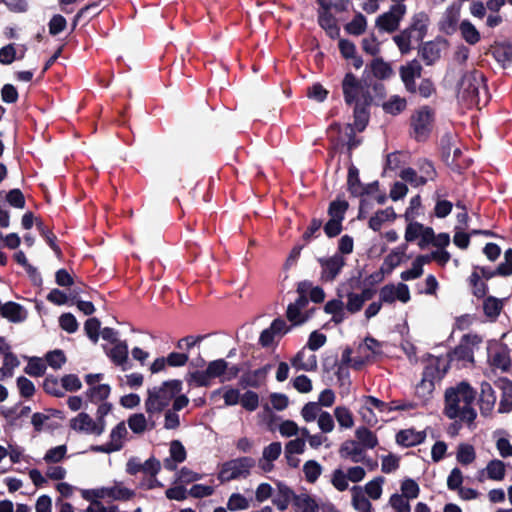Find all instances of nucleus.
Wrapping results in <instances>:
<instances>
[{"instance_id":"obj_1","label":"nucleus","mask_w":512,"mask_h":512,"mask_svg":"<svg viewBox=\"0 0 512 512\" xmlns=\"http://www.w3.org/2000/svg\"><path fill=\"white\" fill-rule=\"evenodd\" d=\"M475 397V390L467 382L449 387L445 391L444 414L449 419H459L469 427L473 426L477 417L473 408Z\"/></svg>"},{"instance_id":"obj_2","label":"nucleus","mask_w":512,"mask_h":512,"mask_svg":"<svg viewBox=\"0 0 512 512\" xmlns=\"http://www.w3.org/2000/svg\"><path fill=\"white\" fill-rule=\"evenodd\" d=\"M182 382L180 380H169L160 386L149 389L145 400V410L152 416L162 412L173 401L174 410H181L189 403L187 396L181 394Z\"/></svg>"},{"instance_id":"obj_3","label":"nucleus","mask_w":512,"mask_h":512,"mask_svg":"<svg viewBox=\"0 0 512 512\" xmlns=\"http://www.w3.org/2000/svg\"><path fill=\"white\" fill-rule=\"evenodd\" d=\"M459 98L468 101L471 105L480 106L487 101V89L484 75L473 70L463 75L458 89Z\"/></svg>"},{"instance_id":"obj_4","label":"nucleus","mask_w":512,"mask_h":512,"mask_svg":"<svg viewBox=\"0 0 512 512\" xmlns=\"http://www.w3.org/2000/svg\"><path fill=\"white\" fill-rule=\"evenodd\" d=\"M345 102L349 105H371L373 97L370 85L359 80L354 74L347 73L342 81Z\"/></svg>"},{"instance_id":"obj_5","label":"nucleus","mask_w":512,"mask_h":512,"mask_svg":"<svg viewBox=\"0 0 512 512\" xmlns=\"http://www.w3.org/2000/svg\"><path fill=\"white\" fill-rule=\"evenodd\" d=\"M255 466V460L251 457H239L225 462L219 472L221 482H229L235 479L246 478Z\"/></svg>"},{"instance_id":"obj_6","label":"nucleus","mask_w":512,"mask_h":512,"mask_svg":"<svg viewBox=\"0 0 512 512\" xmlns=\"http://www.w3.org/2000/svg\"><path fill=\"white\" fill-rule=\"evenodd\" d=\"M310 288V283L307 281L300 282L297 287L299 294L295 302L290 303L287 307L286 317L293 323V325H301L309 318V315L304 312L305 307L308 305L307 292Z\"/></svg>"},{"instance_id":"obj_7","label":"nucleus","mask_w":512,"mask_h":512,"mask_svg":"<svg viewBox=\"0 0 512 512\" xmlns=\"http://www.w3.org/2000/svg\"><path fill=\"white\" fill-rule=\"evenodd\" d=\"M70 428L77 433L100 436L106 428V421L102 417L93 419L85 412L79 413L70 420Z\"/></svg>"},{"instance_id":"obj_8","label":"nucleus","mask_w":512,"mask_h":512,"mask_svg":"<svg viewBox=\"0 0 512 512\" xmlns=\"http://www.w3.org/2000/svg\"><path fill=\"white\" fill-rule=\"evenodd\" d=\"M483 342V337L476 333L465 334L459 345L452 352V360L464 361L473 364L474 353L478 351Z\"/></svg>"},{"instance_id":"obj_9","label":"nucleus","mask_w":512,"mask_h":512,"mask_svg":"<svg viewBox=\"0 0 512 512\" xmlns=\"http://www.w3.org/2000/svg\"><path fill=\"white\" fill-rule=\"evenodd\" d=\"M407 12L405 4H394L389 11L379 15L376 19V27L380 30L392 33L399 28L400 22Z\"/></svg>"},{"instance_id":"obj_10","label":"nucleus","mask_w":512,"mask_h":512,"mask_svg":"<svg viewBox=\"0 0 512 512\" xmlns=\"http://www.w3.org/2000/svg\"><path fill=\"white\" fill-rule=\"evenodd\" d=\"M434 113L428 107L417 110L411 117V126L417 140L427 138L432 130Z\"/></svg>"},{"instance_id":"obj_11","label":"nucleus","mask_w":512,"mask_h":512,"mask_svg":"<svg viewBox=\"0 0 512 512\" xmlns=\"http://www.w3.org/2000/svg\"><path fill=\"white\" fill-rule=\"evenodd\" d=\"M127 435L126 424L124 421H121L110 431L109 440L102 445L92 447V450L107 454L117 452L123 448Z\"/></svg>"},{"instance_id":"obj_12","label":"nucleus","mask_w":512,"mask_h":512,"mask_svg":"<svg viewBox=\"0 0 512 512\" xmlns=\"http://www.w3.org/2000/svg\"><path fill=\"white\" fill-rule=\"evenodd\" d=\"M461 15V4L452 3L449 5L439 21V29L446 35H452L459 29Z\"/></svg>"},{"instance_id":"obj_13","label":"nucleus","mask_w":512,"mask_h":512,"mask_svg":"<svg viewBox=\"0 0 512 512\" xmlns=\"http://www.w3.org/2000/svg\"><path fill=\"white\" fill-rule=\"evenodd\" d=\"M380 300L385 303H393L395 300L407 303L410 300L409 288L404 283L385 285L380 290Z\"/></svg>"},{"instance_id":"obj_14","label":"nucleus","mask_w":512,"mask_h":512,"mask_svg":"<svg viewBox=\"0 0 512 512\" xmlns=\"http://www.w3.org/2000/svg\"><path fill=\"white\" fill-rule=\"evenodd\" d=\"M95 495L103 499L127 501L134 497L135 492L124 486L123 483L115 482L112 486L101 487Z\"/></svg>"},{"instance_id":"obj_15","label":"nucleus","mask_w":512,"mask_h":512,"mask_svg":"<svg viewBox=\"0 0 512 512\" xmlns=\"http://www.w3.org/2000/svg\"><path fill=\"white\" fill-rule=\"evenodd\" d=\"M421 72L422 67L417 60H412L400 67L401 80L409 92H416L415 79L421 76Z\"/></svg>"},{"instance_id":"obj_16","label":"nucleus","mask_w":512,"mask_h":512,"mask_svg":"<svg viewBox=\"0 0 512 512\" xmlns=\"http://www.w3.org/2000/svg\"><path fill=\"white\" fill-rule=\"evenodd\" d=\"M206 369L207 375H210L211 379L223 377V381H229L235 378L239 371L235 366L229 368L228 363L224 359L211 361Z\"/></svg>"},{"instance_id":"obj_17","label":"nucleus","mask_w":512,"mask_h":512,"mask_svg":"<svg viewBox=\"0 0 512 512\" xmlns=\"http://www.w3.org/2000/svg\"><path fill=\"white\" fill-rule=\"evenodd\" d=\"M319 262L322 267V277L327 281L334 280L345 265L344 258L339 254L319 259Z\"/></svg>"},{"instance_id":"obj_18","label":"nucleus","mask_w":512,"mask_h":512,"mask_svg":"<svg viewBox=\"0 0 512 512\" xmlns=\"http://www.w3.org/2000/svg\"><path fill=\"white\" fill-rule=\"evenodd\" d=\"M339 454L342 458L354 463L365 462L367 459L365 450L355 440H347L342 443Z\"/></svg>"},{"instance_id":"obj_19","label":"nucleus","mask_w":512,"mask_h":512,"mask_svg":"<svg viewBox=\"0 0 512 512\" xmlns=\"http://www.w3.org/2000/svg\"><path fill=\"white\" fill-rule=\"evenodd\" d=\"M127 425L133 433L142 435L146 431L154 429L155 422L150 415L146 417L143 413H134L128 417Z\"/></svg>"},{"instance_id":"obj_20","label":"nucleus","mask_w":512,"mask_h":512,"mask_svg":"<svg viewBox=\"0 0 512 512\" xmlns=\"http://www.w3.org/2000/svg\"><path fill=\"white\" fill-rule=\"evenodd\" d=\"M496 396L492 386L483 382L481 384L480 398H479V407L481 414L483 416H488L491 414L495 407Z\"/></svg>"},{"instance_id":"obj_21","label":"nucleus","mask_w":512,"mask_h":512,"mask_svg":"<svg viewBox=\"0 0 512 512\" xmlns=\"http://www.w3.org/2000/svg\"><path fill=\"white\" fill-rule=\"evenodd\" d=\"M430 19L429 16L421 11L418 13H415L411 18L410 26L407 28V30H410V33L417 39V40H423L426 33L427 28L429 25Z\"/></svg>"},{"instance_id":"obj_22","label":"nucleus","mask_w":512,"mask_h":512,"mask_svg":"<svg viewBox=\"0 0 512 512\" xmlns=\"http://www.w3.org/2000/svg\"><path fill=\"white\" fill-rule=\"evenodd\" d=\"M281 451L282 446L280 442H273L266 446L259 460V467L265 472H270L273 469V461L280 456Z\"/></svg>"},{"instance_id":"obj_23","label":"nucleus","mask_w":512,"mask_h":512,"mask_svg":"<svg viewBox=\"0 0 512 512\" xmlns=\"http://www.w3.org/2000/svg\"><path fill=\"white\" fill-rule=\"evenodd\" d=\"M350 493L351 505L357 512H372V504L362 486H353Z\"/></svg>"},{"instance_id":"obj_24","label":"nucleus","mask_w":512,"mask_h":512,"mask_svg":"<svg viewBox=\"0 0 512 512\" xmlns=\"http://www.w3.org/2000/svg\"><path fill=\"white\" fill-rule=\"evenodd\" d=\"M396 219V213L392 207H387L375 212L368 221V226L373 231H379L385 223L393 222Z\"/></svg>"},{"instance_id":"obj_25","label":"nucleus","mask_w":512,"mask_h":512,"mask_svg":"<svg viewBox=\"0 0 512 512\" xmlns=\"http://www.w3.org/2000/svg\"><path fill=\"white\" fill-rule=\"evenodd\" d=\"M2 316L11 322H20L27 318L28 311L15 302L2 304Z\"/></svg>"},{"instance_id":"obj_26","label":"nucleus","mask_w":512,"mask_h":512,"mask_svg":"<svg viewBox=\"0 0 512 512\" xmlns=\"http://www.w3.org/2000/svg\"><path fill=\"white\" fill-rule=\"evenodd\" d=\"M425 437L426 435L424 432L415 431L413 429H406L400 431L396 435V441L402 446L411 447L422 443Z\"/></svg>"},{"instance_id":"obj_27","label":"nucleus","mask_w":512,"mask_h":512,"mask_svg":"<svg viewBox=\"0 0 512 512\" xmlns=\"http://www.w3.org/2000/svg\"><path fill=\"white\" fill-rule=\"evenodd\" d=\"M318 23L326 31L329 37H339L340 29L335 17L330 11H318Z\"/></svg>"},{"instance_id":"obj_28","label":"nucleus","mask_w":512,"mask_h":512,"mask_svg":"<svg viewBox=\"0 0 512 512\" xmlns=\"http://www.w3.org/2000/svg\"><path fill=\"white\" fill-rule=\"evenodd\" d=\"M462 39L469 45H476L481 40V35L475 25L465 19L460 22L459 29Z\"/></svg>"},{"instance_id":"obj_29","label":"nucleus","mask_w":512,"mask_h":512,"mask_svg":"<svg viewBox=\"0 0 512 512\" xmlns=\"http://www.w3.org/2000/svg\"><path fill=\"white\" fill-rule=\"evenodd\" d=\"M498 385L502 390V398L499 404V412H510L512 410V382L504 378L499 380Z\"/></svg>"},{"instance_id":"obj_30","label":"nucleus","mask_w":512,"mask_h":512,"mask_svg":"<svg viewBox=\"0 0 512 512\" xmlns=\"http://www.w3.org/2000/svg\"><path fill=\"white\" fill-rule=\"evenodd\" d=\"M355 437L357 440H355L361 447H363L364 450L366 449H373L378 444V439L376 435L366 427H358L355 430Z\"/></svg>"},{"instance_id":"obj_31","label":"nucleus","mask_w":512,"mask_h":512,"mask_svg":"<svg viewBox=\"0 0 512 512\" xmlns=\"http://www.w3.org/2000/svg\"><path fill=\"white\" fill-rule=\"evenodd\" d=\"M221 397L225 406H234L240 403L241 393L238 389L226 386L212 393V398Z\"/></svg>"},{"instance_id":"obj_32","label":"nucleus","mask_w":512,"mask_h":512,"mask_svg":"<svg viewBox=\"0 0 512 512\" xmlns=\"http://www.w3.org/2000/svg\"><path fill=\"white\" fill-rule=\"evenodd\" d=\"M375 186L376 185H374V184L373 185H369V186H363L360 183L357 170L353 169V168H351L349 170V174H348V188H349V191L354 196H361V195L367 194Z\"/></svg>"},{"instance_id":"obj_33","label":"nucleus","mask_w":512,"mask_h":512,"mask_svg":"<svg viewBox=\"0 0 512 512\" xmlns=\"http://www.w3.org/2000/svg\"><path fill=\"white\" fill-rule=\"evenodd\" d=\"M505 464L499 459H493L488 462L482 473L494 481H501L505 477Z\"/></svg>"},{"instance_id":"obj_34","label":"nucleus","mask_w":512,"mask_h":512,"mask_svg":"<svg viewBox=\"0 0 512 512\" xmlns=\"http://www.w3.org/2000/svg\"><path fill=\"white\" fill-rule=\"evenodd\" d=\"M291 364L297 370L312 371L317 368V360L314 355H310L305 360V352H298L295 357L291 360Z\"/></svg>"},{"instance_id":"obj_35","label":"nucleus","mask_w":512,"mask_h":512,"mask_svg":"<svg viewBox=\"0 0 512 512\" xmlns=\"http://www.w3.org/2000/svg\"><path fill=\"white\" fill-rule=\"evenodd\" d=\"M367 19L366 17L358 12L354 15L353 19L345 25V30L348 34L359 36L366 31Z\"/></svg>"},{"instance_id":"obj_36","label":"nucleus","mask_w":512,"mask_h":512,"mask_svg":"<svg viewBox=\"0 0 512 512\" xmlns=\"http://www.w3.org/2000/svg\"><path fill=\"white\" fill-rule=\"evenodd\" d=\"M380 353L381 344L373 338H366L357 348V354H364V357L370 360Z\"/></svg>"},{"instance_id":"obj_37","label":"nucleus","mask_w":512,"mask_h":512,"mask_svg":"<svg viewBox=\"0 0 512 512\" xmlns=\"http://www.w3.org/2000/svg\"><path fill=\"white\" fill-rule=\"evenodd\" d=\"M468 283L471 289V292L474 296L478 298H482L487 293V285L484 281L481 280V275L477 270H474L468 278Z\"/></svg>"},{"instance_id":"obj_38","label":"nucleus","mask_w":512,"mask_h":512,"mask_svg":"<svg viewBox=\"0 0 512 512\" xmlns=\"http://www.w3.org/2000/svg\"><path fill=\"white\" fill-rule=\"evenodd\" d=\"M371 70L373 75L379 79H388L393 75L392 67L382 58H375L371 62Z\"/></svg>"},{"instance_id":"obj_39","label":"nucleus","mask_w":512,"mask_h":512,"mask_svg":"<svg viewBox=\"0 0 512 512\" xmlns=\"http://www.w3.org/2000/svg\"><path fill=\"white\" fill-rule=\"evenodd\" d=\"M34 225H36L40 235L45 239L51 249L55 252L57 257L61 256V250L56 244V236L44 226L42 221L34 217Z\"/></svg>"},{"instance_id":"obj_40","label":"nucleus","mask_w":512,"mask_h":512,"mask_svg":"<svg viewBox=\"0 0 512 512\" xmlns=\"http://www.w3.org/2000/svg\"><path fill=\"white\" fill-rule=\"evenodd\" d=\"M407 102L405 98L398 95L392 96L388 101L382 104L383 110L391 115H397L406 109Z\"/></svg>"},{"instance_id":"obj_41","label":"nucleus","mask_w":512,"mask_h":512,"mask_svg":"<svg viewBox=\"0 0 512 512\" xmlns=\"http://www.w3.org/2000/svg\"><path fill=\"white\" fill-rule=\"evenodd\" d=\"M456 459L463 465H469L476 459V452L472 445L462 443L457 448Z\"/></svg>"},{"instance_id":"obj_42","label":"nucleus","mask_w":512,"mask_h":512,"mask_svg":"<svg viewBox=\"0 0 512 512\" xmlns=\"http://www.w3.org/2000/svg\"><path fill=\"white\" fill-rule=\"evenodd\" d=\"M404 256V252L399 250L391 251L384 259L381 266L382 273H391L393 269L400 265Z\"/></svg>"},{"instance_id":"obj_43","label":"nucleus","mask_w":512,"mask_h":512,"mask_svg":"<svg viewBox=\"0 0 512 512\" xmlns=\"http://www.w3.org/2000/svg\"><path fill=\"white\" fill-rule=\"evenodd\" d=\"M441 360L439 358H432L429 360L428 364L425 366L423 371V378L432 380L434 382L440 380L443 376V372L440 368Z\"/></svg>"},{"instance_id":"obj_44","label":"nucleus","mask_w":512,"mask_h":512,"mask_svg":"<svg viewBox=\"0 0 512 512\" xmlns=\"http://www.w3.org/2000/svg\"><path fill=\"white\" fill-rule=\"evenodd\" d=\"M334 416L340 427L350 429L354 426V418L348 408L338 406L334 409Z\"/></svg>"},{"instance_id":"obj_45","label":"nucleus","mask_w":512,"mask_h":512,"mask_svg":"<svg viewBox=\"0 0 512 512\" xmlns=\"http://www.w3.org/2000/svg\"><path fill=\"white\" fill-rule=\"evenodd\" d=\"M343 307L344 304L341 300L333 299L325 304L324 310L326 313L332 314V320L338 324L344 320Z\"/></svg>"},{"instance_id":"obj_46","label":"nucleus","mask_w":512,"mask_h":512,"mask_svg":"<svg viewBox=\"0 0 512 512\" xmlns=\"http://www.w3.org/2000/svg\"><path fill=\"white\" fill-rule=\"evenodd\" d=\"M322 413L323 411L317 402H308L301 409V416L307 423L318 420Z\"/></svg>"},{"instance_id":"obj_47","label":"nucleus","mask_w":512,"mask_h":512,"mask_svg":"<svg viewBox=\"0 0 512 512\" xmlns=\"http://www.w3.org/2000/svg\"><path fill=\"white\" fill-rule=\"evenodd\" d=\"M383 483H384V479L382 477H377V478H374L373 480L369 481L363 487V490L365 491V495L368 498H371L373 500L380 499L381 495H382V484Z\"/></svg>"},{"instance_id":"obj_48","label":"nucleus","mask_w":512,"mask_h":512,"mask_svg":"<svg viewBox=\"0 0 512 512\" xmlns=\"http://www.w3.org/2000/svg\"><path fill=\"white\" fill-rule=\"evenodd\" d=\"M503 308V300L496 297H488L483 303V310L488 317H497Z\"/></svg>"},{"instance_id":"obj_49","label":"nucleus","mask_w":512,"mask_h":512,"mask_svg":"<svg viewBox=\"0 0 512 512\" xmlns=\"http://www.w3.org/2000/svg\"><path fill=\"white\" fill-rule=\"evenodd\" d=\"M110 358L117 365H122L128 358V346L125 342H117L111 349Z\"/></svg>"},{"instance_id":"obj_50","label":"nucleus","mask_w":512,"mask_h":512,"mask_svg":"<svg viewBox=\"0 0 512 512\" xmlns=\"http://www.w3.org/2000/svg\"><path fill=\"white\" fill-rule=\"evenodd\" d=\"M303 473L308 482L314 483L322 473V466L315 460H309L303 466Z\"/></svg>"},{"instance_id":"obj_51","label":"nucleus","mask_w":512,"mask_h":512,"mask_svg":"<svg viewBox=\"0 0 512 512\" xmlns=\"http://www.w3.org/2000/svg\"><path fill=\"white\" fill-rule=\"evenodd\" d=\"M66 453H67L66 445H59V446L53 447L45 453V455L43 457V461L47 464L58 463L62 459L65 458Z\"/></svg>"},{"instance_id":"obj_52","label":"nucleus","mask_w":512,"mask_h":512,"mask_svg":"<svg viewBox=\"0 0 512 512\" xmlns=\"http://www.w3.org/2000/svg\"><path fill=\"white\" fill-rule=\"evenodd\" d=\"M348 209V202L345 200H335L330 203L329 216L331 219L343 221L344 214Z\"/></svg>"},{"instance_id":"obj_53","label":"nucleus","mask_w":512,"mask_h":512,"mask_svg":"<svg viewBox=\"0 0 512 512\" xmlns=\"http://www.w3.org/2000/svg\"><path fill=\"white\" fill-rule=\"evenodd\" d=\"M240 404L247 411H255L259 406V396L254 391H246L240 397Z\"/></svg>"},{"instance_id":"obj_54","label":"nucleus","mask_w":512,"mask_h":512,"mask_svg":"<svg viewBox=\"0 0 512 512\" xmlns=\"http://www.w3.org/2000/svg\"><path fill=\"white\" fill-rule=\"evenodd\" d=\"M414 37L410 30H403L400 34L394 36L393 40L402 54H407L411 50V38Z\"/></svg>"},{"instance_id":"obj_55","label":"nucleus","mask_w":512,"mask_h":512,"mask_svg":"<svg viewBox=\"0 0 512 512\" xmlns=\"http://www.w3.org/2000/svg\"><path fill=\"white\" fill-rule=\"evenodd\" d=\"M401 496L405 499H415L418 497L420 488L412 479H405L401 484Z\"/></svg>"},{"instance_id":"obj_56","label":"nucleus","mask_w":512,"mask_h":512,"mask_svg":"<svg viewBox=\"0 0 512 512\" xmlns=\"http://www.w3.org/2000/svg\"><path fill=\"white\" fill-rule=\"evenodd\" d=\"M18 365L19 361L13 354H6L4 356L3 366L0 368V380L5 379L6 377H10L12 375L13 369Z\"/></svg>"},{"instance_id":"obj_57","label":"nucleus","mask_w":512,"mask_h":512,"mask_svg":"<svg viewBox=\"0 0 512 512\" xmlns=\"http://www.w3.org/2000/svg\"><path fill=\"white\" fill-rule=\"evenodd\" d=\"M493 55L498 62L505 63L512 60V45L498 44L493 49Z\"/></svg>"},{"instance_id":"obj_58","label":"nucleus","mask_w":512,"mask_h":512,"mask_svg":"<svg viewBox=\"0 0 512 512\" xmlns=\"http://www.w3.org/2000/svg\"><path fill=\"white\" fill-rule=\"evenodd\" d=\"M110 394V386L107 384H98L89 389L88 397L91 401H102Z\"/></svg>"},{"instance_id":"obj_59","label":"nucleus","mask_w":512,"mask_h":512,"mask_svg":"<svg viewBox=\"0 0 512 512\" xmlns=\"http://www.w3.org/2000/svg\"><path fill=\"white\" fill-rule=\"evenodd\" d=\"M491 365L502 371H507L511 365L509 354L506 351L496 352L491 358Z\"/></svg>"},{"instance_id":"obj_60","label":"nucleus","mask_w":512,"mask_h":512,"mask_svg":"<svg viewBox=\"0 0 512 512\" xmlns=\"http://www.w3.org/2000/svg\"><path fill=\"white\" fill-rule=\"evenodd\" d=\"M249 507L248 500L239 493H233L227 502L230 511L245 510Z\"/></svg>"},{"instance_id":"obj_61","label":"nucleus","mask_w":512,"mask_h":512,"mask_svg":"<svg viewBox=\"0 0 512 512\" xmlns=\"http://www.w3.org/2000/svg\"><path fill=\"white\" fill-rule=\"evenodd\" d=\"M421 179L424 180L425 183L428 181H433L436 178V171L433 164L429 161L423 160L419 163L418 171Z\"/></svg>"},{"instance_id":"obj_62","label":"nucleus","mask_w":512,"mask_h":512,"mask_svg":"<svg viewBox=\"0 0 512 512\" xmlns=\"http://www.w3.org/2000/svg\"><path fill=\"white\" fill-rule=\"evenodd\" d=\"M400 177L402 180L410 183L414 187H418V186H422V185L426 184L424 182V180L421 179V176H419V173L413 168L403 169L400 172Z\"/></svg>"},{"instance_id":"obj_63","label":"nucleus","mask_w":512,"mask_h":512,"mask_svg":"<svg viewBox=\"0 0 512 512\" xmlns=\"http://www.w3.org/2000/svg\"><path fill=\"white\" fill-rule=\"evenodd\" d=\"M422 57L427 64L434 63L440 57V51L436 44L428 42L422 48Z\"/></svg>"},{"instance_id":"obj_64","label":"nucleus","mask_w":512,"mask_h":512,"mask_svg":"<svg viewBox=\"0 0 512 512\" xmlns=\"http://www.w3.org/2000/svg\"><path fill=\"white\" fill-rule=\"evenodd\" d=\"M389 504L395 512H411L408 500L399 494H393L389 499Z\"/></svg>"}]
</instances>
